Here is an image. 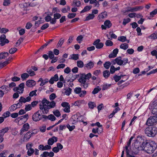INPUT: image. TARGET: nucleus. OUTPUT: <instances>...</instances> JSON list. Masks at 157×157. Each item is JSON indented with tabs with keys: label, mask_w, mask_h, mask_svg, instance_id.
<instances>
[{
	"label": "nucleus",
	"mask_w": 157,
	"mask_h": 157,
	"mask_svg": "<svg viewBox=\"0 0 157 157\" xmlns=\"http://www.w3.org/2000/svg\"><path fill=\"white\" fill-rule=\"evenodd\" d=\"M143 150L149 154L153 153L157 147L156 143L154 141L146 142L142 144Z\"/></svg>",
	"instance_id": "f257e3e1"
},
{
	"label": "nucleus",
	"mask_w": 157,
	"mask_h": 157,
	"mask_svg": "<svg viewBox=\"0 0 157 157\" xmlns=\"http://www.w3.org/2000/svg\"><path fill=\"white\" fill-rule=\"evenodd\" d=\"M145 133L149 137H154L157 134V128L154 126H149L145 129Z\"/></svg>",
	"instance_id": "f03ea898"
},
{
	"label": "nucleus",
	"mask_w": 157,
	"mask_h": 157,
	"mask_svg": "<svg viewBox=\"0 0 157 157\" xmlns=\"http://www.w3.org/2000/svg\"><path fill=\"white\" fill-rule=\"evenodd\" d=\"M56 105V103L53 101L50 102V103L47 104L45 107L42 113L44 114H47L48 113L49 109L54 108Z\"/></svg>",
	"instance_id": "7ed1b4c3"
},
{
	"label": "nucleus",
	"mask_w": 157,
	"mask_h": 157,
	"mask_svg": "<svg viewBox=\"0 0 157 157\" xmlns=\"http://www.w3.org/2000/svg\"><path fill=\"white\" fill-rule=\"evenodd\" d=\"M78 82L80 83V85L84 89H86L88 87L89 83L86 82V79L82 74L78 80Z\"/></svg>",
	"instance_id": "20e7f679"
},
{
	"label": "nucleus",
	"mask_w": 157,
	"mask_h": 157,
	"mask_svg": "<svg viewBox=\"0 0 157 157\" xmlns=\"http://www.w3.org/2000/svg\"><path fill=\"white\" fill-rule=\"evenodd\" d=\"M74 93L77 94H78L79 96L80 97H83L86 95V92L84 90H82V88L80 87H76L74 90Z\"/></svg>",
	"instance_id": "39448f33"
},
{
	"label": "nucleus",
	"mask_w": 157,
	"mask_h": 157,
	"mask_svg": "<svg viewBox=\"0 0 157 157\" xmlns=\"http://www.w3.org/2000/svg\"><path fill=\"white\" fill-rule=\"evenodd\" d=\"M41 112H42V110L40 109L33 115L32 119L33 121L37 122L42 119L41 115L40 114Z\"/></svg>",
	"instance_id": "423d86ee"
},
{
	"label": "nucleus",
	"mask_w": 157,
	"mask_h": 157,
	"mask_svg": "<svg viewBox=\"0 0 157 157\" xmlns=\"http://www.w3.org/2000/svg\"><path fill=\"white\" fill-rule=\"evenodd\" d=\"M157 122V117L156 116L150 117L147 120L146 124L148 126H152Z\"/></svg>",
	"instance_id": "0eeeda50"
},
{
	"label": "nucleus",
	"mask_w": 157,
	"mask_h": 157,
	"mask_svg": "<svg viewBox=\"0 0 157 157\" xmlns=\"http://www.w3.org/2000/svg\"><path fill=\"white\" fill-rule=\"evenodd\" d=\"M49 103L50 102L48 101L45 98H44L41 101V104L39 105L40 109L41 110L42 112L46 105Z\"/></svg>",
	"instance_id": "6e6552de"
},
{
	"label": "nucleus",
	"mask_w": 157,
	"mask_h": 157,
	"mask_svg": "<svg viewBox=\"0 0 157 157\" xmlns=\"http://www.w3.org/2000/svg\"><path fill=\"white\" fill-rule=\"evenodd\" d=\"M0 45L1 46H3L6 44L9 43V41L7 39H6V36L4 34L2 35L0 37Z\"/></svg>",
	"instance_id": "1a4fd4ad"
},
{
	"label": "nucleus",
	"mask_w": 157,
	"mask_h": 157,
	"mask_svg": "<svg viewBox=\"0 0 157 157\" xmlns=\"http://www.w3.org/2000/svg\"><path fill=\"white\" fill-rule=\"evenodd\" d=\"M9 130L8 127H6L0 130V143H2L3 141V136L5 133L8 131Z\"/></svg>",
	"instance_id": "9d476101"
},
{
	"label": "nucleus",
	"mask_w": 157,
	"mask_h": 157,
	"mask_svg": "<svg viewBox=\"0 0 157 157\" xmlns=\"http://www.w3.org/2000/svg\"><path fill=\"white\" fill-rule=\"evenodd\" d=\"M143 8L144 7L143 6H136L134 7H129L128 8V9L125 12H136L139 10H142L143 9Z\"/></svg>",
	"instance_id": "9b49d317"
},
{
	"label": "nucleus",
	"mask_w": 157,
	"mask_h": 157,
	"mask_svg": "<svg viewBox=\"0 0 157 157\" xmlns=\"http://www.w3.org/2000/svg\"><path fill=\"white\" fill-rule=\"evenodd\" d=\"M151 107V113L156 116L157 115V101H155L153 102Z\"/></svg>",
	"instance_id": "f8f14e48"
},
{
	"label": "nucleus",
	"mask_w": 157,
	"mask_h": 157,
	"mask_svg": "<svg viewBox=\"0 0 157 157\" xmlns=\"http://www.w3.org/2000/svg\"><path fill=\"white\" fill-rule=\"evenodd\" d=\"M54 154L52 151H51L49 152L48 151H45L44 152L43 154L40 155V157H53L54 156Z\"/></svg>",
	"instance_id": "ddd939ff"
},
{
	"label": "nucleus",
	"mask_w": 157,
	"mask_h": 157,
	"mask_svg": "<svg viewBox=\"0 0 157 157\" xmlns=\"http://www.w3.org/2000/svg\"><path fill=\"white\" fill-rule=\"evenodd\" d=\"M29 128V124L28 123L24 124L22 126V128L21 130L20 134L22 135L24 132L27 131Z\"/></svg>",
	"instance_id": "4468645a"
},
{
	"label": "nucleus",
	"mask_w": 157,
	"mask_h": 157,
	"mask_svg": "<svg viewBox=\"0 0 157 157\" xmlns=\"http://www.w3.org/2000/svg\"><path fill=\"white\" fill-rule=\"evenodd\" d=\"M36 84V82L33 80H29L26 82V86L29 87L34 86Z\"/></svg>",
	"instance_id": "2eb2a0df"
},
{
	"label": "nucleus",
	"mask_w": 157,
	"mask_h": 157,
	"mask_svg": "<svg viewBox=\"0 0 157 157\" xmlns=\"http://www.w3.org/2000/svg\"><path fill=\"white\" fill-rule=\"evenodd\" d=\"M57 138L53 136L52 137L49 138L48 141V144L49 145H52L54 144V142H56L57 141Z\"/></svg>",
	"instance_id": "dca6fc26"
},
{
	"label": "nucleus",
	"mask_w": 157,
	"mask_h": 157,
	"mask_svg": "<svg viewBox=\"0 0 157 157\" xmlns=\"http://www.w3.org/2000/svg\"><path fill=\"white\" fill-rule=\"evenodd\" d=\"M94 66V63L91 61H90L88 63L84 65V68L88 70L91 69Z\"/></svg>",
	"instance_id": "f3484780"
},
{
	"label": "nucleus",
	"mask_w": 157,
	"mask_h": 157,
	"mask_svg": "<svg viewBox=\"0 0 157 157\" xmlns=\"http://www.w3.org/2000/svg\"><path fill=\"white\" fill-rule=\"evenodd\" d=\"M26 102L25 98L23 97L22 96L20 97L19 100V102L17 103V105H18L19 107H21L23 105V103H25Z\"/></svg>",
	"instance_id": "a211bd4d"
},
{
	"label": "nucleus",
	"mask_w": 157,
	"mask_h": 157,
	"mask_svg": "<svg viewBox=\"0 0 157 157\" xmlns=\"http://www.w3.org/2000/svg\"><path fill=\"white\" fill-rule=\"evenodd\" d=\"M107 16V13L106 11H104L101 13L98 16V18L99 20H102L104 18H106Z\"/></svg>",
	"instance_id": "6ab92c4d"
},
{
	"label": "nucleus",
	"mask_w": 157,
	"mask_h": 157,
	"mask_svg": "<svg viewBox=\"0 0 157 157\" xmlns=\"http://www.w3.org/2000/svg\"><path fill=\"white\" fill-rule=\"evenodd\" d=\"M9 54L6 52H2L0 53V60L3 59H5L8 56Z\"/></svg>",
	"instance_id": "aec40b11"
},
{
	"label": "nucleus",
	"mask_w": 157,
	"mask_h": 157,
	"mask_svg": "<svg viewBox=\"0 0 157 157\" xmlns=\"http://www.w3.org/2000/svg\"><path fill=\"white\" fill-rule=\"evenodd\" d=\"M0 87L2 88L1 89L5 94L7 93L10 90L9 87L6 85Z\"/></svg>",
	"instance_id": "412c9836"
},
{
	"label": "nucleus",
	"mask_w": 157,
	"mask_h": 157,
	"mask_svg": "<svg viewBox=\"0 0 157 157\" xmlns=\"http://www.w3.org/2000/svg\"><path fill=\"white\" fill-rule=\"evenodd\" d=\"M31 136V134H30V132H27L23 138V140L24 141H28Z\"/></svg>",
	"instance_id": "4be33fe9"
},
{
	"label": "nucleus",
	"mask_w": 157,
	"mask_h": 157,
	"mask_svg": "<svg viewBox=\"0 0 157 157\" xmlns=\"http://www.w3.org/2000/svg\"><path fill=\"white\" fill-rule=\"evenodd\" d=\"M124 76H126V75H121L120 76H118L115 75L114 76L113 78L116 82H118L121 79V78H123Z\"/></svg>",
	"instance_id": "5701e85b"
},
{
	"label": "nucleus",
	"mask_w": 157,
	"mask_h": 157,
	"mask_svg": "<svg viewBox=\"0 0 157 157\" xmlns=\"http://www.w3.org/2000/svg\"><path fill=\"white\" fill-rule=\"evenodd\" d=\"M78 56L79 55L78 54H73L70 56V57L69 58V59L77 60L79 58Z\"/></svg>",
	"instance_id": "b1692460"
},
{
	"label": "nucleus",
	"mask_w": 157,
	"mask_h": 157,
	"mask_svg": "<svg viewBox=\"0 0 157 157\" xmlns=\"http://www.w3.org/2000/svg\"><path fill=\"white\" fill-rule=\"evenodd\" d=\"M26 72L29 74V76H31L35 75V72L32 71L31 68H28L26 70Z\"/></svg>",
	"instance_id": "393cba45"
},
{
	"label": "nucleus",
	"mask_w": 157,
	"mask_h": 157,
	"mask_svg": "<svg viewBox=\"0 0 157 157\" xmlns=\"http://www.w3.org/2000/svg\"><path fill=\"white\" fill-rule=\"evenodd\" d=\"M115 60L117 61V63L119 65H123V61L121 59V56L117 57L115 59Z\"/></svg>",
	"instance_id": "a878e982"
},
{
	"label": "nucleus",
	"mask_w": 157,
	"mask_h": 157,
	"mask_svg": "<svg viewBox=\"0 0 157 157\" xmlns=\"http://www.w3.org/2000/svg\"><path fill=\"white\" fill-rule=\"evenodd\" d=\"M91 6H85L84 9L80 12L81 13H83L90 10L92 8Z\"/></svg>",
	"instance_id": "bb28decb"
},
{
	"label": "nucleus",
	"mask_w": 157,
	"mask_h": 157,
	"mask_svg": "<svg viewBox=\"0 0 157 157\" xmlns=\"http://www.w3.org/2000/svg\"><path fill=\"white\" fill-rule=\"evenodd\" d=\"M24 86L25 84L24 83H22L19 85L18 87L20 89V90H21V92L18 91L19 94H20L23 93V91H24Z\"/></svg>",
	"instance_id": "cd10ccee"
},
{
	"label": "nucleus",
	"mask_w": 157,
	"mask_h": 157,
	"mask_svg": "<svg viewBox=\"0 0 157 157\" xmlns=\"http://www.w3.org/2000/svg\"><path fill=\"white\" fill-rule=\"evenodd\" d=\"M29 76V75L28 74L25 73L21 75V78L22 81L25 80L28 78Z\"/></svg>",
	"instance_id": "c85d7f7f"
},
{
	"label": "nucleus",
	"mask_w": 157,
	"mask_h": 157,
	"mask_svg": "<svg viewBox=\"0 0 157 157\" xmlns=\"http://www.w3.org/2000/svg\"><path fill=\"white\" fill-rule=\"evenodd\" d=\"M104 25L107 27V28H109L112 26V24L111 21L109 20L105 21L104 23Z\"/></svg>",
	"instance_id": "c756f323"
},
{
	"label": "nucleus",
	"mask_w": 157,
	"mask_h": 157,
	"mask_svg": "<svg viewBox=\"0 0 157 157\" xmlns=\"http://www.w3.org/2000/svg\"><path fill=\"white\" fill-rule=\"evenodd\" d=\"M103 76L105 78H107L110 75V72L108 70L104 71L103 73Z\"/></svg>",
	"instance_id": "7c9ffc66"
},
{
	"label": "nucleus",
	"mask_w": 157,
	"mask_h": 157,
	"mask_svg": "<svg viewBox=\"0 0 157 157\" xmlns=\"http://www.w3.org/2000/svg\"><path fill=\"white\" fill-rule=\"evenodd\" d=\"M95 17L94 15H93V14H89L86 17V19L84 20L85 21H88L90 20L93 19Z\"/></svg>",
	"instance_id": "2f4dec72"
},
{
	"label": "nucleus",
	"mask_w": 157,
	"mask_h": 157,
	"mask_svg": "<svg viewBox=\"0 0 157 157\" xmlns=\"http://www.w3.org/2000/svg\"><path fill=\"white\" fill-rule=\"evenodd\" d=\"M128 47V45L126 43L122 44L120 46V48L124 50L127 49Z\"/></svg>",
	"instance_id": "473e14b6"
},
{
	"label": "nucleus",
	"mask_w": 157,
	"mask_h": 157,
	"mask_svg": "<svg viewBox=\"0 0 157 157\" xmlns=\"http://www.w3.org/2000/svg\"><path fill=\"white\" fill-rule=\"evenodd\" d=\"M64 90L65 91L64 92L65 94L67 96H69L71 93L72 90L70 88H68L67 89H65Z\"/></svg>",
	"instance_id": "72a5a7b5"
},
{
	"label": "nucleus",
	"mask_w": 157,
	"mask_h": 157,
	"mask_svg": "<svg viewBox=\"0 0 157 157\" xmlns=\"http://www.w3.org/2000/svg\"><path fill=\"white\" fill-rule=\"evenodd\" d=\"M111 64V63L110 62L107 61L104 64V67L106 69H108L109 68Z\"/></svg>",
	"instance_id": "f704fd0d"
},
{
	"label": "nucleus",
	"mask_w": 157,
	"mask_h": 157,
	"mask_svg": "<svg viewBox=\"0 0 157 157\" xmlns=\"http://www.w3.org/2000/svg\"><path fill=\"white\" fill-rule=\"evenodd\" d=\"M64 39H63V38H61L60 39L57 45V48L59 47H61L64 42Z\"/></svg>",
	"instance_id": "c9c22d12"
},
{
	"label": "nucleus",
	"mask_w": 157,
	"mask_h": 157,
	"mask_svg": "<svg viewBox=\"0 0 157 157\" xmlns=\"http://www.w3.org/2000/svg\"><path fill=\"white\" fill-rule=\"evenodd\" d=\"M17 103L14 104L12 105L10 107V110H12L13 111L15 110L16 109L20 107H19V106L17 105Z\"/></svg>",
	"instance_id": "e433bc0d"
},
{
	"label": "nucleus",
	"mask_w": 157,
	"mask_h": 157,
	"mask_svg": "<svg viewBox=\"0 0 157 157\" xmlns=\"http://www.w3.org/2000/svg\"><path fill=\"white\" fill-rule=\"evenodd\" d=\"M89 108L91 109H93L96 106L95 103L92 101H90L88 104Z\"/></svg>",
	"instance_id": "4c0bfd02"
},
{
	"label": "nucleus",
	"mask_w": 157,
	"mask_h": 157,
	"mask_svg": "<svg viewBox=\"0 0 157 157\" xmlns=\"http://www.w3.org/2000/svg\"><path fill=\"white\" fill-rule=\"evenodd\" d=\"M77 66L79 68H82L84 66L83 62L81 60L77 61Z\"/></svg>",
	"instance_id": "58836bf2"
},
{
	"label": "nucleus",
	"mask_w": 157,
	"mask_h": 157,
	"mask_svg": "<svg viewBox=\"0 0 157 157\" xmlns=\"http://www.w3.org/2000/svg\"><path fill=\"white\" fill-rule=\"evenodd\" d=\"M53 113L55 116L57 117H59L61 115L60 112L58 109H56L53 111Z\"/></svg>",
	"instance_id": "ea45409f"
},
{
	"label": "nucleus",
	"mask_w": 157,
	"mask_h": 157,
	"mask_svg": "<svg viewBox=\"0 0 157 157\" xmlns=\"http://www.w3.org/2000/svg\"><path fill=\"white\" fill-rule=\"evenodd\" d=\"M118 40L122 42H124L127 40L126 37L125 36H122L118 37Z\"/></svg>",
	"instance_id": "a19ab883"
},
{
	"label": "nucleus",
	"mask_w": 157,
	"mask_h": 157,
	"mask_svg": "<svg viewBox=\"0 0 157 157\" xmlns=\"http://www.w3.org/2000/svg\"><path fill=\"white\" fill-rule=\"evenodd\" d=\"M76 13H69L67 16V17L69 19H72L75 17Z\"/></svg>",
	"instance_id": "79ce46f5"
},
{
	"label": "nucleus",
	"mask_w": 157,
	"mask_h": 157,
	"mask_svg": "<svg viewBox=\"0 0 157 157\" xmlns=\"http://www.w3.org/2000/svg\"><path fill=\"white\" fill-rule=\"evenodd\" d=\"M27 151V155L29 156H30L34 153V150L33 148H31L28 149Z\"/></svg>",
	"instance_id": "37998d69"
},
{
	"label": "nucleus",
	"mask_w": 157,
	"mask_h": 157,
	"mask_svg": "<svg viewBox=\"0 0 157 157\" xmlns=\"http://www.w3.org/2000/svg\"><path fill=\"white\" fill-rule=\"evenodd\" d=\"M37 91V90H34L31 91L29 94V96L31 97H32L34 96H36L37 94L36 92Z\"/></svg>",
	"instance_id": "c03bdc74"
},
{
	"label": "nucleus",
	"mask_w": 157,
	"mask_h": 157,
	"mask_svg": "<svg viewBox=\"0 0 157 157\" xmlns=\"http://www.w3.org/2000/svg\"><path fill=\"white\" fill-rule=\"evenodd\" d=\"M105 44L107 46H111L113 45V43L111 40H108L106 41Z\"/></svg>",
	"instance_id": "a18cd8bd"
},
{
	"label": "nucleus",
	"mask_w": 157,
	"mask_h": 157,
	"mask_svg": "<svg viewBox=\"0 0 157 157\" xmlns=\"http://www.w3.org/2000/svg\"><path fill=\"white\" fill-rule=\"evenodd\" d=\"M9 63L8 60H6L2 63H0V67H1V68H2L9 64Z\"/></svg>",
	"instance_id": "49530a36"
},
{
	"label": "nucleus",
	"mask_w": 157,
	"mask_h": 157,
	"mask_svg": "<svg viewBox=\"0 0 157 157\" xmlns=\"http://www.w3.org/2000/svg\"><path fill=\"white\" fill-rule=\"evenodd\" d=\"M17 49L16 48H12L9 50V52L10 54H12L14 53L17 51Z\"/></svg>",
	"instance_id": "de8ad7c7"
},
{
	"label": "nucleus",
	"mask_w": 157,
	"mask_h": 157,
	"mask_svg": "<svg viewBox=\"0 0 157 157\" xmlns=\"http://www.w3.org/2000/svg\"><path fill=\"white\" fill-rule=\"evenodd\" d=\"M32 109V106L31 104L26 105L25 108V110L26 111H28Z\"/></svg>",
	"instance_id": "09e8293b"
},
{
	"label": "nucleus",
	"mask_w": 157,
	"mask_h": 157,
	"mask_svg": "<svg viewBox=\"0 0 157 157\" xmlns=\"http://www.w3.org/2000/svg\"><path fill=\"white\" fill-rule=\"evenodd\" d=\"M131 21V19L129 18H128L127 19L124 18L123 19V24L125 25L127 24L130 22Z\"/></svg>",
	"instance_id": "8fccbe9b"
},
{
	"label": "nucleus",
	"mask_w": 157,
	"mask_h": 157,
	"mask_svg": "<svg viewBox=\"0 0 157 157\" xmlns=\"http://www.w3.org/2000/svg\"><path fill=\"white\" fill-rule=\"evenodd\" d=\"M150 37L151 39L154 40L157 39V32H155V33L152 34Z\"/></svg>",
	"instance_id": "3c124183"
},
{
	"label": "nucleus",
	"mask_w": 157,
	"mask_h": 157,
	"mask_svg": "<svg viewBox=\"0 0 157 157\" xmlns=\"http://www.w3.org/2000/svg\"><path fill=\"white\" fill-rule=\"evenodd\" d=\"M48 57L51 59H52L54 57V55L52 51H50L48 52Z\"/></svg>",
	"instance_id": "603ef678"
},
{
	"label": "nucleus",
	"mask_w": 157,
	"mask_h": 157,
	"mask_svg": "<svg viewBox=\"0 0 157 157\" xmlns=\"http://www.w3.org/2000/svg\"><path fill=\"white\" fill-rule=\"evenodd\" d=\"M83 37L82 35H80L78 36L76 38V40L77 41H78L79 43H80L81 42L82 39L83 38Z\"/></svg>",
	"instance_id": "864d4df0"
},
{
	"label": "nucleus",
	"mask_w": 157,
	"mask_h": 157,
	"mask_svg": "<svg viewBox=\"0 0 157 157\" xmlns=\"http://www.w3.org/2000/svg\"><path fill=\"white\" fill-rule=\"evenodd\" d=\"M54 18L56 20L57 19H59L61 17V15L58 13H56L54 14Z\"/></svg>",
	"instance_id": "5fc2aeb1"
},
{
	"label": "nucleus",
	"mask_w": 157,
	"mask_h": 157,
	"mask_svg": "<svg viewBox=\"0 0 157 157\" xmlns=\"http://www.w3.org/2000/svg\"><path fill=\"white\" fill-rule=\"evenodd\" d=\"M157 13V8L155 9L153 11L150 13L151 17H153L154 15Z\"/></svg>",
	"instance_id": "6e6d98bb"
},
{
	"label": "nucleus",
	"mask_w": 157,
	"mask_h": 157,
	"mask_svg": "<svg viewBox=\"0 0 157 157\" xmlns=\"http://www.w3.org/2000/svg\"><path fill=\"white\" fill-rule=\"evenodd\" d=\"M56 119V117L53 114H51L49 115L48 119L51 121H53Z\"/></svg>",
	"instance_id": "4d7b16f0"
},
{
	"label": "nucleus",
	"mask_w": 157,
	"mask_h": 157,
	"mask_svg": "<svg viewBox=\"0 0 157 157\" xmlns=\"http://www.w3.org/2000/svg\"><path fill=\"white\" fill-rule=\"evenodd\" d=\"M85 77H86V79H89L91 76V74L90 73H89L86 75L85 74H82Z\"/></svg>",
	"instance_id": "13d9d810"
},
{
	"label": "nucleus",
	"mask_w": 157,
	"mask_h": 157,
	"mask_svg": "<svg viewBox=\"0 0 157 157\" xmlns=\"http://www.w3.org/2000/svg\"><path fill=\"white\" fill-rule=\"evenodd\" d=\"M48 79L47 78H46L44 80H42L41 83L40 84V86H43L46 83H48Z\"/></svg>",
	"instance_id": "bf43d9fd"
},
{
	"label": "nucleus",
	"mask_w": 157,
	"mask_h": 157,
	"mask_svg": "<svg viewBox=\"0 0 157 157\" xmlns=\"http://www.w3.org/2000/svg\"><path fill=\"white\" fill-rule=\"evenodd\" d=\"M66 126L70 131H72L75 128V126L72 125V126H70L69 124H67Z\"/></svg>",
	"instance_id": "052dcab7"
},
{
	"label": "nucleus",
	"mask_w": 157,
	"mask_h": 157,
	"mask_svg": "<svg viewBox=\"0 0 157 157\" xmlns=\"http://www.w3.org/2000/svg\"><path fill=\"white\" fill-rule=\"evenodd\" d=\"M23 38L22 37H20L19 39H18L17 42L16 43V45H15V46L17 47V45L18 44V45H19L22 42H23Z\"/></svg>",
	"instance_id": "680f3d73"
},
{
	"label": "nucleus",
	"mask_w": 157,
	"mask_h": 157,
	"mask_svg": "<svg viewBox=\"0 0 157 157\" xmlns=\"http://www.w3.org/2000/svg\"><path fill=\"white\" fill-rule=\"evenodd\" d=\"M101 90L100 88H95L94 90L92 92V93L93 94H97L98 92L99 91H100Z\"/></svg>",
	"instance_id": "e2e57ef3"
},
{
	"label": "nucleus",
	"mask_w": 157,
	"mask_h": 157,
	"mask_svg": "<svg viewBox=\"0 0 157 157\" xmlns=\"http://www.w3.org/2000/svg\"><path fill=\"white\" fill-rule=\"evenodd\" d=\"M111 84H104L102 86V90H105L109 88L111 86Z\"/></svg>",
	"instance_id": "0e129e2a"
},
{
	"label": "nucleus",
	"mask_w": 157,
	"mask_h": 157,
	"mask_svg": "<svg viewBox=\"0 0 157 157\" xmlns=\"http://www.w3.org/2000/svg\"><path fill=\"white\" fill-rule=\"evenodd\" d=\"M56 97V96L55 94L52 93L49 96V99L51 100L52 101L54 100Z\"/></svg>",
	"instance_id": "69168bd1"
},
{
	"label": "nucleus",
	"mask_w": 157,
	"mask_h": 157,
	"mask_svg": "<svg viewBox=\"0 0 157 157\" xmlns=\"http://www.w3.org/2000/svg\"><path fill=\"white\" fill-rule=\"evenodd\" d=\"M39 129L41 132H44L46 131V126L45 125H43L42 127H40Z\"/></svg>",
	"instance_id": "338daca9"
},
{
	"label": "nucleus",
	"mask_w": 157,
	"mask_h": 157,
	"mask_svg": "<svg viewBox=\"0 0 157 157\" xmlns=\"http://www.w3.org/2000/svg\"><path fill=\"white\" fill-rule=\"evenodd\" d=\"M49 25L48 23H47L43 25L41 27V29L42 30H44L49 27Z\"/></svg>",
	"instance_id": "774afa93"
}]
</instances>
